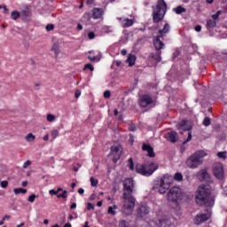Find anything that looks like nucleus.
I'll return each instance as SVG.
<instances>
[{"mask_svg": "<svg viewBox=\"0 0 227 227\" xmlns=\"http://www.w3.org/2000/svg\"><path fill=\"white\" fill-rule=\"evenodd\" d=\"M123 214H125V215H130V214L134 212V207H136V199L131 195L134 191V179H132V177L126 178L123 181Z\"/></svg>", "mask_w": 227, "mask_h": 227, "instance_id": "1", "label": "nucleus"}, {"mask_svg": "<svg viewBox=\"0 0 227 227\" xmlns=\"http://www.w3.org/2000/svg\"><path fill=\"white\" fill-rule=\"evenodd\" d=\"M138 175H141V176H152L153 175V171H137Z\"/></svg>", "mask_w": 227, "mask_h": 227, "instance_id": "30", "label": "nucleus"}, {"mask_svg": "<svg viewBox=\"0 0 227 227\" xmlns=\"http://www.w3.org/2000/svg\"><path fill=\"white\" fill-rule=\"evenodd\" d=\"M151 58L152 59H154V61H157V63H160V61L162 59V58L160 57V51L152 53Z\"/></svg>", "mask_w": 227, "mask_h": 227, "instance_id": "23", "label": "nucleus"}, {"mask_svg": "<svg viewBox=\"0 0 227 227\" xmlns=\"http://www.w3.org/2000/svg\"><path fill=\"white\" fill-rule=\"evenodd\" d=\"M174 12L177 14L180 15L181 13H185V12H187V10L182 6H177L176 8L173 9Z\"/></svg>", "mask_w": 227, "mask_h": 227, "instance_id": "26", "label": "nucleus"}, {"mask_svg": "<svg viewBox=\"0 0 227 227\" xmlns=\"http://www.w3.org/2000/svg\"><path fill=\"white\" fill-rule=\"evenodd\" d=\"M46 30L47 31H52L54 30V25L53 24H49L46 26Z\"/></svg>", "mask_w": 227, "mask_h": 227, "instance_id": "51", "label": "nucleus"}, {"mask_svg": "<svg viewBox=\"0 0 227 227\" xmlns=\"http://www.w3.org/2000/svg\"><path fill=\"white\" fill-rule=\"evenodd\" d=\"M104 97H105V98H110V97H111V91H110V90H106V91L104 92Z\"/></svg>", "mask_w": 227, "mask_h": 227, "instance_id": "52", "label": "nucleus"}, {"mask_svg": "<svg viewBox=\"0 0 227 227\" xmlns=\"http://www.w3.org/2000/svg\"><path fill=\"white\" fill-rule=\"evenodd\" d=\"M3 9H4V13H5V15H7V13H8V8H6V5H4V6H3Z\"/></svg>", "mask_w": 227, "mask_h": 227, "instance_id": "59", "label": "nucleus"}, {"mask_svg": "<svg viewBox=\"0 0 227 227\" xmlns=\"http://www.w3.org/2000/svg\"><path fill=\"white\" fill-rule=\"evenodd\" d=\"M150 104H153V99L149 95H144L140 98V106L141 107H148Z\"/></svg>", "mask_w": 227, "mask_h": 227, "instance_id": "9", "label": "nucleus"}, {"mask_svg": "<svg viewBox=\"0 0 227 227\" xmlns=\"http://www.w3.org/2000/svg\"><path fill=\"white\" fill-rule=\"evenodd\" d=\"M119 227H129V223L126 220H121L119 222Z\"/></svg>", "mask_w": 227, "mask_h": 227, "instance_id": "40", "label": "nucleus"}, {"mask_svg": "<svg viewBox=\"0 0 227 227\" xmlns=\"http://www.w3.org/2000/svg\"><path fill=\"white\" fill-rule=\"evenodd\" d=\"M191 139H192V133H191V131H189L188 137L185 141L183 142V145H187V143H189V141H191Z\"/></svg>", "mask_w": 227, "mask_h": 227, "instance_id": "42", "label": "nucleus"}, {"mask_svg": "<svg viewBox=\"0 0 227 227\" xmlns=\"http://www.w3.org/2000/svg\"><path fill=\"white\" fill-rule=\"evenodd\" d=\"M167 200L169 203H175V205H180L182 201L187 200V195L182 191V188L178 186L171 187L167 194Z\"/></svg>", "mask_w": 227, "mask_h": 227, "instance_id": "3", "label": "nucleus"}, {"mask_svg": "<svg viewBox=\"0 0 227 227\" xmlns=\"http://www.w3.org/2000/svg\"><path fill=\"white\" fill-rule=\"evenodd\" d=\"M92 18L97 19H102V16L104 15V9L102 8H94L91 11Z\"/></svg>", "mask_w": 227, "mask_h": 227, "instance_id": "13", "label": "nucleus"}, {"mask_svg": "<svg viewBox=\"0 0 227 227\" xmlns=\"http://www.w3.org/2000/svg\"><path fill=\"white\" fill-rule=\"evenodd\" d=\"M176 129L178 130H191L192 127L187 125V121H183L179 124H176Z\"/></svg>", "mask_w": 227, "mask_h": 227, "instance_id": "17", "label": "nucleus"}, {"mask_svg": "<svg viewBox=\"0 0 227 227\" xmlns=\"http://www.w3.org/2000/svg\"><path fill=\"white\" fill-rule=\"evenodd\" d=\"M157 169H159V164L157 163L149 164V171H157Z\"/></svg>", "mask_w": 227, "mask_h": 227, "instance_id": "32", "label": "nucleus"}, {"mask_svg": "<svg viewBox=\"0 0 227 227\" xmlns=\"http://www.w3.org/2000/svg\"><path fill=\"white\" fill-rule=\"evenodd\" d=\"M213 171H224V165L223 163L215 162L213 164Z\"/></svg>", "mask_w": 227, "mask_h": 227, "instance_id": "19", "label": "nucleus"}, {"mask_svg": "<svg viewBox=\"0 0 227 227\" xmlns=\"http://www.w3.org/2000/svg\"><path fill=\"white\" fill-rule=\"evenodd\" d=\"M142 150L147 152L148 157H155V153L153 152V147L149 144H143Z\"/></svg>", "mask_w": 227, "mask_h": 227, "instance_id": "14", "label": "nucleus"}, {"mask_svg": "<svg viewBox=\"0 0 227 227\" xmlns=\"http://www.w3.org/2000/svg\"><path fill=\"white\" fill-rule=\"evenodd\" d=\"M28 166H31V160H27V161L23 164V169H27Z\"/></svg>", "mask_w": 227, "mask_h": 227, "instance_id": "49", "label": "nucleus"}, {"mask_svg": "<svg viewBox=\"0 0 227 227\" xmlns=\"http://www.w3.org/2000/svg\"><path fill=\"white\" fill-rule=\"evenodd\" d=\"M21 15L23 17H29L31 15V10L28 7H25L21 10Z\"/></svg>", "mask_w": 227, "mask_h": 227, "instance_id": "29", "label": "nucleus"}, {"mask_svg": "<svg viewBox=\"0 0 227 227\" xmlns=\"http://www.w3.org/2000/svg\"><path fill=\"white\" fill-rule=\"evenodd\" d=\"M166 12H168V4L164 0H159L157 3V6L153 9V20L155 24L160 22L162 19H164V15H166Z\"/></svg>", "mask_w": 227, "mask_h": 227, "instance_id": "5", "label": "nucleus"}, {"mask_svg": "<svg viewBox=\"0 0 227 227\" xmlns=\"http://www.w3.org/2000/svg\"><path fill=\"white\" fill-rule=\"evenodd\" d=\"M71 210H74V208H77V203L73 202L70 206Z\"/></svg>", "mask_w": 227, "mask_h": 227, "instance_id": "56", "label": "nucleus"}, {"mask_svg": "<svg viewBox=\"0 0 227 227\" xmlns=\"http://www.w3.org/2000/svg\"><path fill=\"white\" fill-rule=\"evenodd\" d=\"M173 180L182 182V180H184V176H182L179 172H176L174 177L166 174L163 176L158 177L156 180H154L153 189L158 191L160 194H166L169 187H171Z\"/></svg>", "mask_w": 227, "mask_h": 227, "instance_id": "2", "label": "nucleus"}, {"mask_svg": "<svg viewBox=\"0 0 227 227\" xmlns=\"http://www.w3.org/2000/svg\"><path fill=\"white\" fill-rule=\"evenodd\" d=\"M88 38H89L90 40H93V39L95 38V33L90 32V33L88 34Z\"/></svg>", "mask_w": 227, "mask_h": 227, "instance_id": "53", "label": "nucleus"}, {"mask_svg": "<svg viewBox=\"0 0 227 227\" xmlns=\"http://www.w3.org/2000/svg\"><path fill=\"white\" fill-rule=\"evenodd\" d=\"M210 123H211L210 118L206 117V118L204 119V121H203V125H204L205 127H208V126L210 125Z\"/></svg>", "mask_w": 227, "mask_h": 227, "instance_id": "43", "label": "nucleus"}, {"mask_svg": "<svg viewBox=\"0 0 227 227\" xmlns=\"http://www.w3.org/2000/svg\"><path fill=\"white\" fill-rule=\"evenodd\" d=\"M121 54L122 56H127V50H121Z\"/></svg>", "mask_w": 227, "mask_h": 227, "instance_id": "60", "label": "nucleus"}, {"mask_svg": "<svg viewBox=\"0 0 227 227\" xmlns=\"http://www.w3.org/2000/svg\"><path fill=\"white\" fill-rule=\"evenodd\" d=\"M87 210H95V205L89 202L87 204Z\"/></svg>", "mask_w": 227, "mask_h": 227, "instance_id": "50", "label": "nucleus"}, {"mask_svg": "<svg viewBox=\"0 0 227 227\" xmlns=\"http://www.w3.org/2000/svg\"><path fill=\"white\" fill-rule=\"evenodd\" d=\"M0 185H1L2 189H6V187H8V181H2L0 183Z\"/></svg>", "mask_w": 227, "mask_h": 227, "instance_id": "48", "label": "nucleus"}, {"mask_svg": "<svg viewBox=\"0 0 227 227\" xmlns=\"http://www.w3.org/2000/svg\"><path fill=\"white\" fill-rule=\"evenodd\" d=\"M121 145H114L111 147V151L109 153V157L110 159H112L113 162H114V164H116V162H118V160H120V158L121 157Z\"/></svg>", "mask_w": 227, "mask_h": 227, "instance_id": "6", "label": "nucleus"}, {"mask_svg": "<svg viewBox=\"0 0 227 227\" xmlns=\"http://www.w3.org/2000/svg\"><path fill=\"white\" fill-rule=\"evenodd\" d=\"M117 20L120 21L121 26L124 28L130 27V26L134 25V20L128 18H117Z\"/></svg>", "mask_w": 227, "mask_h": 227, "instance_id": "10", "label": "nucleus"}, {"mask_svg": "<svg viewBox=\"0 0 227 227\" xmlns=\"http://www.w3.org/2000/svg\"><path fill=\"white\" fill-rule=\"evenodd\" d=\"M47 121H49L50 123L56 121V115H54L52 114H47Z\"/></svg>", "mask_w": 227, "mask_h": 227, "instance_id": "33", "label": "nucleus"}, {"mask_svg": "<svg viewBox=\"0 0 227 227\" xmlns=\"http://www.w3.org/2000/svg\"><path fill=\"white\" fill-rule=\"evenodd\" d=\"M83 70H90V72H93V70H95V67H93V65L91 64H86Z\"/></svg>", "mask_w": 227, "mask_h": 227, "instance_id": "39", "label": "nucleus"}, {"mask_svg": "<svg viewBox=\"0 0 227 227\" xmlns=\"http://www.w3.org/2000/svg\"><path fill=\"white\" fill-rule=\"evenodd\" d=\"M169 24L166 23L163 27V29H160L158 32L159 38H164L168 33H169Z\"/></svg>", "mask_w": 227, "mask_h": 227, "instance_id": "16", "label": "nucleus"}, {"mask_svg": "<svg viewBox=\"0 0 227 227\" xmlns=\"http://www.w3.org/2000/svg\"><path fill=\"white\" fill-rule=\"evenodd\" d=\"M128 166H129L130 171H134V160L132 158H129L128 160Z\"/></svg>", "mask_w": 227, "mask_h": 227, "instance_id": "36", "label": "nucleus"}, {"mask_svg": "<svg viewBox=\"0 0 227 227\" xmlns=\"http://www.w3.org/2000/svg\"><path fill=\"white\" fill-rule=\"evenodd\" d=\"M108 214L111 215H114L116 214V211H114V207H113V206L108 207Z\"/></svg>", "mask_w": 227, "mask_h": 227, "instance_id": "45", "label": "nucleus"}, {"mask_svg": "<svg viewBox=\"0 0 227 227\" xmlns=\"http://www.w3.org/2000/svg\"><path fill=\"white\" fill-rule=\"evenodd\" d=\"M49 194H51V196H56L58 194V192L56 190H50Z\"/></svg>", "mask_w": 227, "mask_h": 227, "instance_id": "54", "label": "nucleus"}, {"mask_svg": "<svg viewBox=\"0 0 227 227\" xmlns=\"http://www.w3.org/2000/svg\"><path fill=\"white\" fill-rule=\"evenodd\" d=\"M57 198H63L64 200H67V198H68V192L67 190L63 191L62 193L57 195Z\"/></svg>", "mask_w": 227, "mask_h": 227, "instance_id": "35", "label": "nucleus"}, {"mask_svg": "<svg viewBox=\"0 0 227 227\" xmlns=\"http://www.w3.org/2000/svg\"><path fill=\"white\" fill-rule=\"evenodd\" d=\"M201 164H203V160H199L198 154H192L186 160V165L188 168H191V169H196V168L201 166Z\"/></svg>", "mask_w": 227, "mask_h": 227, "instance_id": "7", "label": "nucleus"}, {"mask_svg": "<svg viewBox=\"0 0 227 227\" xmlns=\"http://www.w3.org/2000/svg\"><path fill=\"white\" fill-rule=\"evenodd\" d=\"M217 157H219V159H226V152H219Z\"/></svg>", "mask_w": 227, "mask_h": 227, "instance_id": "44", "label": "nucleus"}, {"mask_svg": "<svg viewBox=\"0 0 227 227\" xmlns=\"http://www.w3.org/2000/svg\"><path fill=\"white\" fill-rule=\"evenodd\" d=\"M63 227H72V223H66Z\"/></svg>", "mask_w": 227, "mask_h": 227, "instance_id": "64", "label": "nucleus"}, {"mask_svg": "<svg viewBox=\"0 0 227 227\" xmlns=\"http://www.w3.org/2000/svg\"><path fill=\"white\" fill-rule=\"evenodd\" d=\"M78 192H79V194H84V189L80 188V189L78 190Z\"/></svg>", "mask_w": 227, "mask_h": 227, "instance_id": "61", "label": "nucleus"}, {"mask_svg": "<svg viewBox=\"0 0 227 227\" xmlns=\"http://www.w3.org/2000/svg\"><path fill=\"white\" fill-rule=\"evenodd\" d=\"M195 31H197V33H200V31H201V26H200V25L196 26Z\"/></svg>", "mask_w": 227, "mask_h": 227, "instance_id": "58", "label": "nucleus"}, {"mask_svg": "<svg viewBox=\"0 0 227 227\" xmlns=\"http://www.w3.org/2000/svg\"><path fill=\"white\" fill-rule=\"evenodd\" d=\"M196 154H197V159L199 160H203V158L207 157V153L205 151H202V150L195 152L193 155H196Z\"/></svg>", "mask_w": 227, "mask_h": 227, "instance_id": "21", "label": "nucleus"}, {"mask_svg": "<svg viewBox=\"0 0 227 227\" xmlns=\"http://www.w3.org/2000/svg\"><path fill=\"white\" fill-rule=\"evenodd\" d=\"M35 139H36V136L33 135V133H28L25 137V141H27V143H33V141H35Z\"/></svg>", "mask_w": 227, "mask_h": 227, "instance_id": "24", "label": "nucleus"}, {"mask_svg": "<svg viewBox=\"0 0 227 227\" xmlns=\"http://www.w3.org/2000/svg\"><path fill=\"white\" fill-rule=\"evenodd\" d=\"M11 17H12V20H17V19L20 18V12H17V11H13L11 14Z\"/></svg>", "mask_w": 227, "mask_h": 227, "instance_id": "31", "label": "nucleus"}, {"mask_svg": "<svg viewBox=\"0 0 227 227\" xmlns=\"http://www.w3.org/2000/svg\"><path fill=\"white\" fill-rule=\"evenodd\" d=\"M90 185L91 187H97L98 185V180L95 179V177H90Z\"/></svg>", "mask_w": 227, "mask_h": 227, "instance_id": "37", "label": "nucleus"}, {"mask_svg": "<svg viewBox=\"0 0 227 227\" xmlns=\"http://www.w3.org/2000/svg\"><path fill=\"white\" fill-rule=\"evenodd\" d=\"M43 141H49V134L43 137Z\"/></svg>", "mask_w": 227, "mask_h": 227, "instance_id": "62", "label": "nucleus"}, {"mask_svg": "<svg viewBox=\"0 0 227 227\" xmlns=\"http://www.w3.org/2000/svg\"><path fill=\"white\" fill-rule=\"evenodd\" d=\"M161 37H159V35L156 36V38L153 40V45L156 49V51H161V49H164V43L160 40Z\"/></svg>", "mask_w": 227, "mask_h": 227, "instance_id": "15", "label": "nucleus"}, {"mask_svg": "<svg viewBox=\"0 0 227 227\" xmlns=\"http://www.w3.org/2000/svg\"><path fill=\"white\" fill-rule=\"evenodd\" d=\"M159 223H160L159 227H169V226H171V221H169V219L164 218V219L160 220Z\"/></svg>", "mask_w": 227, "mask_h": 227, "instance_id": "20", "label": "nucleus"}, {"mask_svg": "<svg viewBox=\"0 0 227 227\" xmlns=\"http://www.w3.org/2000/svg\"><path fill=\"white\" fill-rule=\"evenodd\" d=\"M217 26V22L214 20H208L207 22V29H211L212 27H215Z\"/></svg>", "mask_w": 227, "mask_h": 227, "instance_id": "28", "label": "nucleus"}, {"mask_svg": "<svg viewBox=\"0 0 227 227\" xmlns=\"http://www.w3.org/2000/svg\"><path fill=\"white\" fill-rule=\"evenodd\" d=\"M219 15H221V11H218L215 14H213L211 18L215 21L217 19H219Z\"/></svg>", "mask_w": 227, "mask_h": 227, "instance_id": "46", "label": "nucleus"}, {"mask_svg": "<svg viewBox=\"0 0 227 227\" xmlns=\"http://www.w3.org/2000/svg\"><path fill=\"white\" fill-rule=\"evenodd\" d=\"M35 200H36L35 194H32V195L28 196V198H27V201H29V203H35Z\"/></svg>", "mask_w": 227, "mask_h": 227, "instance_id": "41", "label": "nucleus"}, {"mask_svg": "<svg viewBox=\"0 0 227 227\" xmlns=\"http://www.w3.org/2000/svg\"><path fill=\"white\" fill-rule=\"evenodd\" d=\"M210 219V215L208 214H199L195 218V224H201V223H205V221H208Z\"/></svg>", "mask_w": 227, "mask_h": 227, "instance_id": "12", "label": "nucleus"}, {"mask_svg": "<svg viewBox=\"0 0 227 227\" xmlns=\"http://www.w3.org/2000/svg\"><path fill=\"white\" fill-rule=\"evenodd\" d=\"M223 194H225V196H227V186L223 187Z\"/></svg>", "mask_w": 227, "mask_h": 227, "instance_id": "63", "label": "nucleus"}, {"mask_svg": "<svg viewBox=\"0 0 227 227\" xmlns=\"http://www.w3.org/2000/svg\"><path fill=\"white\" fill-rule=\"evenodd\" d=\"M213 173L217 180H224V171H214Z\"/></svg>", "mask_w": 227, "mask_h": 227, "instance_id": "25", "label": "nucleus"}, {"mask_svg": "<svg viewBox=\"0 0 227 227\" xmlns=\"http://www.w3.org/2000/svg\"><path fill=\"white\" fill-rule=\"evenodd\" d=\"M90 61H100V56L89 57Z\"/></svg>", "mask_w": 227, "mask_h": 227, "instance_id": "47", "label": "nucleus"}, {"mask_svg": "<svg viewBox=\"0 0 227 227\" xmlns=\"http://www.w3.org/2000/svg\"><path fill=\"white\" fill-rule=\"evenodd\" d=\"M202 182H210V175L207 171H202L200 174Z\"/></svg>", "mask_w": 227, "mask_h": 227, "instance_id": "22", "label": "nucleus"}, {"mask_svg": "<svg viewBox=\"0 0 227 227\" xmlns=\"http://www.w3.org/2000/svg\"><path fill=\"white\" fill-rule=\"evenodd\" d=\"M74 95H75V98H79L81 97V90H76Z\"/></svg>", "mask_w": 227, "mask_h": 227, "instance_id": "55", "label": "nucleus"}, {"mask_svg": "<svg viewBox=\"0 0 227 227\" xmlns=\"http://www.w3.org/2000/svg\"><path fill=\"white\" fill-rule=\"evenodd\" d=\"M210 199V185L200 184L198 188L197 194L195 197V201L199 207H203L208 203Z\"/></svg>", "mask_w": 227, "mask_h": 227, "instance_id": "4", "label": "nucleus"}, {"mask_svg": "<svg viewBox=\"0 0 227 227\" xmlns=\"http://www.w3.org/2000/svg\"><path fill=\"white\" fill-rule=\"evenodd\" d=\"M129 130H131V132H136V130H137V128L136 126H130Z\"/></svg>", "mask_w": 227, "mask_h": 227, "instance_id": "57", "label": "nucleus"}, {"mask_svg": "<svg viewBox=\"0 0 227 227\" xmlns=\"http://www.w3.org/2000/svg\"><path fill=\"white\" fill-rule=\"evenodd\" d=\"M165 138L170 143H176V141H178V133L170 131L165 135Z\"/></svg>", "mask_w": 227, "mask_h": 227, "instance_id": "11", "label": "nucleus"}, {"mask_svg": "<svg viewBox=\"0 0 227 227\" xmlns=\"http://www.w3.org/2000/svg\"><path fill=\"white\" fill-rule=\"evenodd\" d=\"M51 51H53L56 56H58V54H59V45L58 43H54L51 48Z\"/></svg>", "mask_w": 227, "mask_h": 227, "instance_id": "34", "label": "nucleus"}, {"mask_svg": "<svg viewBox=\"0 0 227 227\" xmlns=\"http://www.w3.org/2000/svg\"><path fill=\"white\" fill-rule=\"evenodd\" d=\"M13 192L14 194H27V190L24 189V188H14L13 189Z\"/></svg>", "mask_w": 227, "mask_h": 227, "instance_id": "27", "label": "nucleus"}, {"mask_svg": "<svg viewBox=\"0 0 227 227\" xmlns=\"http://www.w3.org/2000/svg\"><path fill=\"white\" fill-rule=\"evenodd\" d=\"M137 58L134 54H129L128 59H126V63H128L129 67H134L136 65V60Z\"/></svg>", "mask_w": 227, "mask_h": 227, "instance_id": "18", "label": "nucleus"}, {"mask_svg": "<svg viewBox=\"0 0 227 227\" xmlns=\"http://www.w3.org/2000/svg\"><path fill=\"white\" fill-rule=\"evenodd\" d=\"M59 136V131L58 129L51 130V137H53V139H56V137H58Z\"/></svg>", "mask_w": 227, "mask_h": 227, "instance_id": "38", "label": "nucleus"}, {"mask_svg": "<svg viewBox=\"0 0 227 227\" xmlns=\"http://www.w3.org/2000/svg\"><path fill=\"white\" fill-rule=\"evenodd\" d=\"M148 214H150V207L146 204H141L137 209V217L140 219H145Z\"/></svg>", "mask_w": 227, "mask_h": 227, "instance_id": "8", "label": "nucleus"}]
</instances>
